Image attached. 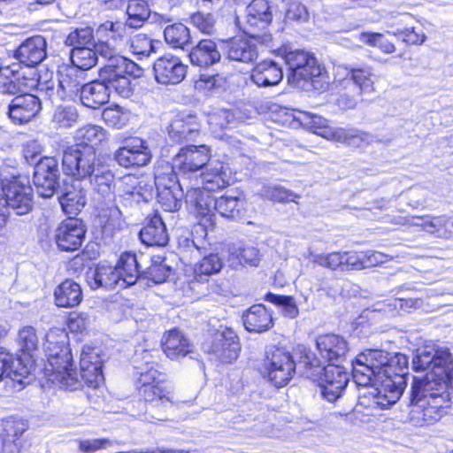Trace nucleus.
I'll return each mask as SVG.
<instances>
[{"label": "nucleus", "mask_w": 453, "mask_h": 453, "mask_svg": "<svg viewBox=\"0 0 453 453\" xmlns=\"http://www.w3.org/2000/svg\"><path fill=\"white\" fill-rule=\"evenodd\" d=\"M58 164L55 157H44L35 166L33 182L39 196L51 197L58 187Z\"/></svg>", "instance_id": "obj_15"}, {"label": "nucleus", "mask_w": 453, "mask_h": 453, "mask_svg": "<svg viewBox=\"0 0 453 453\" xmlns=\"http://www.w3.org/2000/svg\"><path fill=\"white\" fill-rule=\"evenodd\" d=\"M309 18V12L306 7L297 2L292 3L286 11L285 19L287 20L304 22Z\"/></svg>", "instance_id": "obj_63"}, {"label": "nucleus", "mask_w": 453, "mask_h": 453, "mask_svg": "<svg viewBox=\"0 0 453 453\" xmlns=\"http://www.w3.org/2000/svg\"><path fill=\"white\" fill-rule=\"evenodd\" d=\"M102 163L95 147L86 142L69 146L63 152V172L79 181L93 174Z\"/></svg>", "instance_id": "obj_7"}, {"label": "nucleus", "mask_w": 453, "mask_h": 453, "mask_svg": "<svg viewBox=\"0 0 453 453\" xmlns=\"http://www.w3.org/2000/svg\"><path fill=\"white\" fill-rule=\"evenodd\" d=\"M316 346L321 357L327 361L343 357L349 350L344 338L333 334L318 336Z\"/></svg>", "instance_id": "obj_27"}, {"label": "nucleus", "mask_w": 453, "mask_h": 453, "mask_svg": "<svg viewBox=\"0 0 453 453\" xmlns=\"http://www.w3.org/2000/svg\"><path fill=\"white\" fill-rule=\"evenodd\" d=\"M210 157V149L205 145L186 146L173 158V170L183 174L195 173L205 166Z\"/></svg>", "instance_id": "obj_17"}, {"label": "nucleus", "mask_w": 453, "mask_h": 453, "mask_svg": "<svg viewBox=\"0 0 453 453\" xmlns=\"http://www.w3.org/2000/svg\"><path fill=\"white\" fill-rule=\"evenodd\" d=\"M190 22L203 34L212 35L216 31V20L211 13H194L190 17Z\"/></svg>", "instance_id": "obj_57"}, {"label": "nucleus", "mask_w": 453, "mask_h": 453, "mask_svg": "<svg viewBox=\"0 0 453 453\" xmlns=\"http://www.w3.org/2000/svg\"><path fill=\"white\" fill-rule=\"evenodd\" d=\"M164 36L166 43L174 49H184L191 40L189 29L181 23L167 26Z\"/></svg>", "instance_id": "obj_45"}, {"label": "nucleus", "mask_w": 453, "mask_h": 453, "mask_svg": "<svg viewBox=\"0 0 453 453\" xmlns=\"http://www.w3.org/2000/svg\"><path fill=\"white\" fill-rule=\"evenodd\" d=\"M260 194L264 198L278 203L295 202V199L298 197L290 190L278 185L263 186Z\"/></svg>", "instance_id": "obj_53"}, {"label": "nucleus", "mask_w": 453, "mask_h": 453, "mask_svg": "<svg viewBox=\"0 0 453 453\" xmlns=\"http://www.w3.org/2000/svg\"><path fill=\"white\" fill-rule=\"evenodd\" d=\"M188 209L198 219V224L205 230L213 229L216 225V198L200 186L189 188L186 193Z\"/></svg>", "instance_id": "obj_13"}, {"label": "nucleus", "mask_w": 453, "mask_h": 453, "mask_svg": "<svg viewBox=\"0 0 453 453\" xmlns=\"http://www.w3.org/2000/svg\"><path fill=\"white\" fill-rule=\"evenodd\" d=\"M216 211L219 215L229 219L240 218L244 211V200L232 196H222L216 199Z\"/></svg>", "instance_id": "obj_43"}, {"label": "nucleus", "mask_w": 453, "mask_h": 453, "mask_svg": "<svg viewBox=\"0 0 453 453\" xmlns=\"http://www.w3.org/2000/svg\"><path fill=\"white\" fill-rule=\"evenodd\" d=\"M127 19L125 24L107 21L100 27L101 30H109L119 36L127 35V27L140 28L150 15L149 4L145 0H129L127 7Z\"/></svg>", "instance_id": "obj_16"}, {"label": "nucleus", "mask_w": 453, "mask_h": 453, "mask_svg": "<svg viewBox=\"0 0 453 453\" xmlns=\"http://www.w3.org/2000/svg\"><path fill=\"white\" fill-rule=\"evenodd\" d=\"M305 363L310 365L308 377L319 382L321 395L328 402L338 399L349 382L348 372L340 365L333 364L323 366L317 358L305 357Z\"/></svg>", "instance_id": "obj_6"}, {"label": "nucleus", "mask_w": 453, "mask_h": 453, "mask_svg": "<svg viewBox=\"0 0 453 453\" xmlns=\"http://www.w3.org/2000/svg\"><path fill=\"white\" fill-rule=\"evenodd\" d=\"M266 300L276 304L281 309L284 316L294 319L299 313L298 307L292 296H284L269 293Z\"/></svg>", "instance_id": "obj_56"}, {"label": "nucleus", "mask_w": 453, "mask_h": 453, "mask_svg": "<svg viewBox=\"0 0 453 453\" xmlns=\"http://www.w3.org/2000/svg\"><path fill=\"white\" fill-rule=\"evenodd\" d=\"M79 450L83 453H94L112 446L109 439H84L78 441Z\"/></svg>", "instance_id": "obj_62"}, {"label": "nucleus", "mask_w": 453, "mask_h": 453, "mask_svg": "<svg viewBox=\"0 0 453 453\" xmlns=\"http://www.w3.org/2000/svg\"><path fill=\"white\" fill-rule=\"evenodd\" d=\"M153 357L152 352L147 349L142 350L141 355H135V363L139 359L143 361V364L135 366L139 374L135 381L138 394L146 402L156 405L175 404L177 401L173 387L166 382L165 375L155 368L157 361Z\"/></svg>", "instance_id": "obj_4"}, {"label": "nucleus", "mask_w": 453, "mask_h": 453, "mask_svg": "<svg viewBox=\"0 0 453 453\" xmlns=\"http://www.w3.org/2000/svg\"><path fill=\"white\" fill-rule=\"evenodd\" d=\"M326 137L332 141L347 143L350 146L359 147L362 143H370L373 137L372 134L354 128H334L327 131Z\"/></svg>", "instance_id": "obj_40"}, {"label": "nucleus", "mask_w": 453, "mask_h": 453, "mask_svg": "<svg viewBox=\"0 0 453 453\" xmlns=\"http://www.w3.org/2000/svg\"><path fill=\"white\" fill-rule=\"evenodd\" d=\"M190 62L197 66H209L220 60V53L211 40H201L189 52Z\"/></svg>", "instance_id": "obj_35"}, {"label": "nucleus", "mask_w": 453, "mask_h": 453, "mask_svg": "<svg viewBox=\"0 0 453 453\" xmlns=\"http://www.w3.org/2000/svg\"><path fill=\"white\" fill-rule=\"evenodd\" d=\"M17 342L23 356L35 358L39 349V339L35 327L26 326L19 329Z\"/></svg>", "instance_id": "obj_44"}, {"label": "nucleus", "mask_w": 453, "mask_h": 453, "mask_svg": "<svg viewBox=\"0 0 453 453\" xmlns=\"http://www.w3.org/2000/svg\"><path fill=\"white\" fill-rule=\"evenodd\" d=\"M85 84V76L83 72L70 67L65 72L60 73L58 81V95L60 99L73 98L78 94H81V88Z\"/></svg>", "instance_id": "obj_28"}, {"label": "nucleus", "mask_w": 453, "mask_h": 453, "mask_svg": "<svg viewBox=\"0 0 453 453\" xmlns=\"http://www.w3.org/2000/svg\"><path fill=\"white\" fill-rule=\"evenodd\" d=\"M228 252V261L233 268L246 265L250 266L258 265L260 260L259 250L253 246L233 244L229 247Z\"/></svg>", "instance_id": "obj_39"}, {"label": "nucleus", "mask_w": 453, "mask_h": 453, "mask_svg": "<svg viewBox=\"0 0 453 453\" xmlns=\"http://www.w3.org/2000/svg\"><path fill=\"white\" fill-rule=\"evenodd\" d=\"M93 30L88 27L77 28L72 31L65 39V44L73 47H88L94 46Z\"/></svg>", "instance_id": "obj_54"}, {"label": "nucleus", "mask_w": 453, "mask_h": 453, "mask_svg": "<svg viewBox=\"0 0 453 453\" xmlns=\"http://www.w3.org/2000/svg\"><path fill=\"white\" fill-rule=\"evenodd\" d=\"M444 216L439 217H411L408 218H399L397 223L401 225H409L420 226L424 231L429 233L437 237V229L441 227V225L443 223Z\"/></svg>", "instance_id": "obj_49"}, {"label": "nucleus", "mask_w": 453, "mask_h": 453, "mask_svg": "<svg viewBox=\"0 0 453 453\" xmlns=\"http://www.w3.org/2000/svg\"><path fill=\"white\" fill-rule=\"evenodd\" d=\"M86 229L82 221L69 218L62 221L55 231V241L58 247L64 251L77 250L85 238Z\"/></svg>", "instance_id": "obj_19"}, {"label": "nucleus", "mask_w": 453, "mask_h": 453, "mask_svg": "<svg viewBox=\"0 0 453 453\" xmlns=\"http://www.w3.org/2000/svg\"><path fill=\"white\" fill-rule=\"evenodd\" d=\"M224 50L228 59L250 63L257 58L256 43L245 37H234L225 42Z\"/></svg>", "instance_id": "obj_25"}, {"label": "nucleus", "mask_w": 453, "mask_h": 453, "mask_svg": "<svg viewBox=\"0 0 453 453\" xmlns=\"http://www.w3.org/2000/svg\"><path fill=\"white\" fill-rule=\"evenodd\" d=\"M88 362L84 359L82 366H81L80 377L76 374L80 381V385L76 388L82 386V383L89 388H96L104 382L103 366L94 365L91 367Z\"/></svg>", "instance_id": "obj_47"}, {"label": "nucleus", "mask_w": 453, "mask_h": 453, "mask_svg": "<svg viewBox=\"0 0 453 453\" xmlns=\"http://www.w3.org/2000/svg\"><path fill=\"white\" fill-rule=\"evenodd\" d=\"M102 119L108 127L121 129L127 124L129 114L119 105H114L103 111Z\"/></svg>", "instance_id": "obj_51"}, {"label": "nucleus", "mask_w": 453, "mask_h": 453, "mask_svg": "<svg viewBox=\"0 0 453 453\" xmlns=\"http://www.w3.org/2000/svg\"><path fill=\"white\" fill-rule=\"evenodd\" d=\"M131 49L134 54L149 57L154 52L152 40L144 34H137L131 40Z\"/></svg>", "instance_id": "obj_59"}, {"label": "nucleus", "mask_w": 453, "mask_h": 453, "mask_svg": "<svg viewBox=\"0 0 453 453\" xmlns=\"http://www.w3.org/2000/svg\"><path fill=\"white\" fill-rule=\"evenodd\" d=\"M102 350L100 348L84 346L81 353L80 365L82 366L83 360L86 359L88 362L89 366H103V358L101 357Z\"/></svg>", "instance_id": "obj_64"}, {"label": "nucleus", "mask_w": 453, "mask_h": 453, "mask_svg": "<svg viewBox=\"0 0 453 453\" xmlns=\"http://www.w3.org/2000/svg\"><path fill=\"white\" fill-rule=\"evenodd\" d=\"M234 120L232 112L226 109H220L213 111L208 116V124L211 133L216 136H220V133L227 128L228 125Z\"/></svg>", "instance_id": "obj_52"}, {"label": "nucleus", "mask_w": 453, "mask_h": 453, "mask_svg": "<svg viewBox=\"0 0 453 453\" xmlns=\"http://www.w3.org/2000/svg\"><path fill=\"white\" fill-rule=\"evenodd\" d=\"M46 56L47 42L42 35L26 39L14 52V58L28 67L36 66L45 59Z\"/></svg>", "instance_id": "obj_22"}, {"label": "nucleus", "mask_w": 453, "mask_h": 453, "mask_svg": "<svg viewBox=\"0 0 453 453\" xmlns=\"http://www.w3.org/2000/svg\"><path fill=\"white\" fill-rule=\"evenodd\" d=\"M35 366V358L27 356L13 359L8 364L7 377L12 380L21 381V379L27 378L33 371Z\"/></svg>", "instance_id": "obj_48"}, {"label": "nucleus", "mask_w": 453, "mask_h": 453, "mask_svg": "<svg viewBox=\"0 0 453 453\" xmlns=\"http://www.w3.org/2000/svg\"><path fill=\"white\" fill-rule=\"evenodd\" d=\"M242 322L250 333L265 332L273 325L272 314L263 304L252 305L242 315Z\"/></svg>", "instance_id": "obj_29"}, {"label": "nucleus", "mask_w": 453, "mask_h": 453, "mask_svg": "<svg viewBox=\"0 0 453 453\" xmlns=\"http://www.w3.org/2000/svg\"><path fill=\"white\" fill-rule=\"evenodd\" d=\"M88 178L96 192L99 217L106 226L120 229L124 223L122 211L115 203L114 175L109 166L102 163Z\"/></svg>", "instance_id": "obj_5"}, {"label": "nucleus", "mask_w": 453, "mask_h": 453, "mask_svg": "<svg viewBox=\"0 0 453 453\" xmlns=\"http://www.w3.org/2000/svg\"><path fill=\"white\" fill-rule=\"evenodd\" d=\"M163 349L170 359L186 357L191 352L192 347L183 334L177 330L169 331L163 339Z\"/></svg>", "instance_id": "obj_34"}, {"label": "nucleus", "mask_w": 453, "mask_h": 453, "mask_svg": "<svg viewBox=\"0 0 453 453\" xmlns=\"http://www.w3.org/2000/svg\"><path fill=\"white\" fill-rule=\"evenodd\" d=\"M264 367L269 380L277 388L285 386L295 373L292 356L280 348H272L266 352Z\"/></svg>", "instance_id": "obj_12"}, {"label": "nucleus", "mask_w": 453, "mask_h": 453, "mask_svg": "<svg viewBox=\"0 0 453 453\" xmlns=\"http://www.w3.org/2000/svg\"><path fill=\"white\" fill-rule=\"evenodd\" d=\"M283 78L281 67L273 61H262L252 70L251 81L258 87H271L279 84Z\"/></svg>", "instance_id": "obj_30"}, {"label": "nucleus", "mask_w": 453, "mask_h": 453, "mask_svg": "<svg viewBox=\"0 0 453 453\" xmlns=\"http://www.w3.org/2000/svg\"><path fill=\"white\" fill-rule=\"evenodd\" d=\"M285 63L288 67V81L295 87L303 88L313 77L321 74V67L314 57L303 50H293L285 54Z\"/></svg>", "instance_id": "obj_10"}, {"label": "nucleus", "mask_w": 453, "mask_h": 453, "mask_svg": "<svg viewBox=\"0 0 453 453\" xmlns=\"http://www.w3.org/2000/svg\"><path fill=\"white\" fill-rule=\"evenodd\" d=\"M408 359L405 355H393L381 349H367L352 362V373L358 386L374 384L369 395L375 405L384 409L395 403L406 387Z\"/></svg>", "instance_id": "obj_1"}, {"label": "nucleus", "mask_w": 453, "mask_h": 453, "mask_svg": "<svg viewBox=\"0 0 453 453\" xmlns=\"http://www.w3.org/2000/svg\"><path fill=\"white\" fill-rule=\"evenodd\" d=\"M93 47L97 58L100 56L107 60L99 73V76L104 81H111L116 77L130 79L131 76L139 77L141 75L142 69L132 60L120 56L116 47L110 42H94Z\"/></svg>", "instance_id": "obj_9"}, {"label": "nucleus", "mask_w": 453, "mask_h": 453, "mask_svg": "<svg viewBox=\"0 0 453 453\" xmlns=\"http://www.w3.org/2000/svg\"><path fill=\"white\" fill-rule=\"evenodd\" d=\"M25 76L19 70V65H12L3 67L0 73V92L7 95H16L22 91L23 87H27Z\"/></svg>", "instance_id": "obj_36"}, {"label": "nucleus", "mask_w": 453, "mask_h": 453, "mask_svg": "<svg viewBox=\"0 0 453 453\" xmlns=\"http://www.w3.org/2000/svg\"><path fill=\"white\" fill-rule=\"evenodd\" d=\"M139 235L142 242L147 246H165L168 242L165 225L157 215L149 220Z\"/></svg>", "instance_id": "obj_33"}, {"label": "nucleus", "mask_w": 453, "mask_h": 453, "mask_svg": "<svg viewBox=\"0 0 453 453\" xmlns=\"http://www.w3.org/2000/svg\"><path fill=\"white\" fill-rule=\"evenodd\" d=\"M451 362L452 357L448 349H418L412 359L415 371L431 370L422 378L415 377L411 386V403L422 409L426 422L438 420L441 409L449 401L445 376Z\"/></svg>", "instance_id": "obj_2"}, {"label": "nucleus", "mask_w": 453, "mask_h": 453, "mask_svg": "<svg viewBox=\"0 0 453 453\" xmlns=\"http://www.w3.org/2000/svg\"><path fill=\"white\" fill-rule=\"evenodd\" d=\"M165 259L159 256L153 258L151 265L148 268L150 278L155 283L164 282L169 275L170 267L164 264Z\"/></svg>", "instance_id": "obj_60"}, {"label": "nucleus", "mask_w": 453, "mask_h": 453, "mask_svg": "<svg viewBox=\"0 0 453 453\" xmlns=\"http://www.w3.org/2000/svg\"><path fill=\"white\" fill-rule=\"evenodd\" d=\"M111 91L122 97H129L132 95L130 79L116 77L107 81L99 76V80L84 84L80 98L84 106L96 109L109 101Z\"/></svg>", "instance_id": "obj_8"}, {"label": "nucleus", "mask_w": 453, "mask_h": 453, "mask_svg": "<svg viewBox=\"0 0 453 453\" xmlns=\"http://www.w3.org/2000/svg\"><path fill=\"white\" fill-rule=\"evenodd\" d=\"M273 15L270 5L266 0H253L246 7V15L243 24V32L254 40L269 44L272 42L271 35L259 34L272 21Z\"/></svg>", "instance_id": "obj_11"}, {"label": "nucleus", "mask_w": 453, "mask_h": 453, "mask_svg": "<svg viewBox=\"0 0 453 453\" xmlns=\"http://www.w3.org/2000/svg\"><path fill=\"white\" fill-rule=\"evenodd\" d=\"M210 351L222 363L230 364L235 361L241 351L240 341L235 332L229 327L217 331L212 336Z\"/></svg>", "instance_id": "obj_18"}, {"label": "nucleus", "mask_w": 453, "mask_h": 453, "mask_svg": "<svg viewBox=\"0 0 453 453\" xmlns=\"http://www.w3.org/2000/svg\"><path fill=\"white\" fill-rule=\"evenodd\" d=\"M226 83V78L219 74L202 73L196 81V88L199 89H213L223 88Z\"/></svg>", "instance_id": "obj_61"}, {"label": "nucleus", "mask_w": 453, "mask_h": 453, "mask_svg": "<svg viewBox=\"0 0 453 453\" xmlns=\"http://www.w3.org/2000/svg\"><path fill=\"white\" fill-rule=\"evenodd\" d=\"M59 203L65 213L78 214L87 203V192L79 180L66 185L65 192L59 197Z\"/></svg>", "instance_id": "obj_26"}, {"label": "nucleus", "mask_w": 453, "mask_h": 453, "mask_svg": "<svg viewBox=\"0 0 453 453\" xmlns=\"http://www.w3.org/2000/svg\"><path fill=\"white\" fill-rule=\"evenodd\" d=\"M152 155L146 141L140 137H130L124 141L114 155L115 160L123 167L144 166L151 160Z\"/></svg>", "instance_id": "obj_14"}, {"label": "nucleus", "mask_w": 453, "mask_h": 453, "mask_svg": "<svg viewBox=\"0 0 453 453\" xmlns=\"http://www.w3.org/2000/svg\"><path fill=\"white\" fill-rule=\"evenodd\" d=\"M55 303L62 308H73L82 300L81 286L73 280H65L54 290Z\"/></svg>", "instance_id": "obj_32"}, {"label": "nucleus", "mask_w": 453, "mask_h": 453, "mask_svg": "<svg viewBox=\"0 0 453 453\" xmlns=\"http://www.w3.org/2000/svg\"><path fill=\"white\" fill-rule=\"evenodd\" d=\"M71 61L73 67L81 72L89 70L97 63V57L93 46L77 47L71 51Z\"/></svg>", "instance_id": "obj_46"}, {"label": "nucleus", "mask_w": 453, "mask_h": 453, "mask_svg": "<svg viewBox=\"0 0 453 453\" xmlns=\"http://www.w3.org/2000/svg\"><path fill=\"white\" fill-rule=\"evenodd\" d=\"M87 281L93 289L104 288L107 289L119 287V274L118 269L107 265H99L87 273Z\"/></svg>", "instance_id": "obj_31"}, {"label": "nucleus", "mask_w": 453, "mask_h": 453, "mask_svg": "<svg viewBox=\"0 0 453 453\" xmlns=\"http://www.w3.org/2000/svg\"><path fill=\"white\" fill-rule=\"evenodd\" d=\"M43 350L47 364L43 368L44 376L53 384L71 390L80 385L73 367V356L67 344L66 333L59 328L50 329L45 335Z\"/></svg>", "instance_id": "obj_3"}, {"label": "nucleus", "mask_w": 453, "mask_h": 453, "mask_svg": "<svg viewBox=\"0 0 453 453\" xmlns=\"http://www.w3.org/2000/svg\"><path fill=\"white\" fill-rule=\"evenodd\" d=\"M79 118L75 106L72 104H60L53 111L50 124L55 129H67L73 127Z\"/></svg>", "instance_id": "obj_42"}, {"label": "nucleus", "mask_w": 453, "mask_h": 453, "mask_svg": "<svg viewBox=\"0 0 453 453\" xmlns=\"http://www.w3.org/2000/svg\"><path fill=\"white\" fill-rule=\"evenodd\" d=\"M197 186L201 184L200 188L207 192H214L226 188L230 184V178L222 165L207 169L200 175L197 180Z\"/></svg>", "instance_id": "obj_38"}, {"label": "nucleus", "mask_w": 453, "mask_h": 453, "mask_svg": "<svg viewBox=\"0 0 453 453\" xmlns=\"http://www.w3.org/2000/svg\"><path fill=\"white\" fill-rule=\"evenodd\" d=\"M223 266L221 258L218 254L204 256L194 267V277L198 282H205L209 277L219 273Z\"/></svg>", "instance_id": "obj_41"}, {"label": "nucleus", "mask_w": 453, "mask_h": 453, "mask_svg": "<svg viewBox=\"0 0 453 453\" xmlns=\"http://www.w3.org/2000/svg\"><path fill=\"white\" fill-rule=\"evenodd\" d=\"M114 267L119 274V288H125L136 282L140 271L135 254L124 253Z\"/></svg>", "instance_id": "obj_37"}, {"label": "nucleus", "mask_w": 453, "mask_h": 453, "mask_svg": "<svg viewBox=\"0 0 453 453\" xmlns=\"http://www.w3.org/2000/svg\"><path fill=\"white\" fill-rule=\"evenodd\" d=\"M344 253L332 252L327 255L318 254L312 256V261L321 266L336 270L337 268H344Z\"/></svg>", "instance_id": "obj_58"}, {"label": "nucleus", "mask_w": 453, "mask_h": 453, "mask_svg": "<svg viewBox=\"0 0 453 453\" xmlns=\"http://www.w3.org/2000/svg\"><path fill=\"white\" fill-rule=\"evenodd\" d=\"M41 110V100L35 95L24 93L11 100L7 114L13 123L23 124L37 116Z\"/></svg>", "instance_id": "obj_21"}, {"label": "nucleus", "mask_w": 453, "mask_h": 453, "mask_svg": "<svg viewBox=\"0 0 453 453\" xmlns=\"http://www.w3.org/2000/svg\"><path fill=\"white\" fill-rule=\"evenodd\" d=\"M200 128L201 126L196 116L180 113L168 127V137L175 143L191 141L198 135Z\"/></svg>", "instance_id": "obj_23"}, {"label": "nucleus", "mask_w": 453, "mask_h": 453, "mask_svg": "<svg viewBox=\"0 0 453 453\" xmlns=\"http://www.w3.org/2000/svg\"><path fill=\"white\" fill-rule=\"evenodd\" d=\"M342 71L346 73L348 81H351L358 88L359 95L363 93L374 92V82L372 77V67L367 65L349 66L339 65L335 67V72L339 75Z\"/></svg>", "instance_id": "obj_24"}, {"label": "nucleus", "mask_w": 453, "mask_h": 453, "mask_svg": "<svg viewBox=\"0 0 453 453\" xmlns=\"http://www.w3.org/2000/svg\"><path fill=\"white\" fill-rule=\"evenodd\" d=\"M187 68L188 66L178 57L166 54L155 61L153 72L158 83L175 85L184 80Z\"/></svg>", "instance_id": "obj_20"}, {"label": "nucleus", "mask_w": 453, "mask_h": 453, "mask_svg": "<svg viewBox=\"0 0 453 453\" xmlns=\"http://www.w3.org/2000/svg\"><path fill=\"white\" fill-rule=\"evenodd\" d=\"M123 183L127 187L123 189V193L119 197L125 206H133L134 204L147 201L141 192V188L137 187L138 180L135 177L126 176L123 178Z\"/></svg>", "instance_id": "obj_50"}, {"label": "nucleus", "mask_w": 453, "mask_h": 453, "mask_svg": "<svg viewBox=\"0 0 453 453\" xmlns=\"http://www.w3.org/2000/svg\"><path fill=\"white\" fill-rule=\"evenodd\" d=\"M358 40L369 46L379 47L386 54L395 52V45L384 39L383 35L380 33L364 32L358 35Z\"/></svg>", "instance_id": "obj_55"}]
</instances>
